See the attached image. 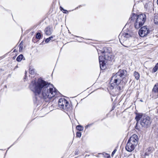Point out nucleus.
<instances>
[{
    "label": "nucleus",
    "instance_id": "1",
    "mask_svg": "<svg viewBox=\"0 0 158 158\" xmlns=\"http://www.w3.org/2000/svg\"><path fill=\"white\" fill-rule=\"evenodd\" d=\"M50 85L48 82L39 78L36 81H32L29 88L36 95H39L41 98L48 101L59 93L55 88L51 87Z\"/></svg>",
    "mask_w": 158,
    "mask_h": 158
},
{
    "label": "nucleus",
    "instance_id": "2",
    "mask_svg": "<svg viewBox=\"0 0 158 158\" xmlns=\"http://www.w3.org/2000/svg\"><path fill=\"white\" fill-rule=\"evenodd\" d=\"M127 72L125 70H119L118 72L111 77L110 81V89H113L115 87L118 86L123 79L127 76Z\"/></svg>",
    "mask_w": 158,
    "mask_h": 158
},
{
    "label": "nucleus",
    "instance_id": "3",
    "mask_svg": "<svg viewBox=\"0 0 158 158\" xmlns=\"http://www.w3.org/2000/svg\"><path fill=\"white\" fill-rule=\"evenodd\" d=\"M137 123L135 128L138 130H140V127L138 125L139 121L140 120V124L142 127L147 128L150 125L151 122L150 117L145 114H137L135 117Z\"/></svg>",
    "mask_w": 158,
    "mask_h": 158
},
{
    "label": "nucleus",
    "instance_id": "4",
    "mask_svg": "<svg viewBox=\"0 0 158 158\" xmlns=\"http://www.w3.org/2000/svg\"><path fill=\"white\" fill-rule=\"evenodd\" d=\"M146 19V16L144 14H141L136 15L132 14L129 19V21L135 20L134 26L135 28L139 29L144 24Z\"/></svg>",
    "mask_w": 158,
    "mask_h": 158
},
{
    "label": "nucleus",
    "instance_id": "5",
    "mask_svg": "<svg viewBox=\"0 0 158 158\" xmlns=\"http://www.w3.org/2000/svg\"><path fill=\"white\" fill-rule=\"evenodd\" d=\"M138 138L136 135H133L129 139L125 147L126 149L129 152H131L135 149L138 144Z\"/></svg>",
    "mask_w": 158,
    "mask_h": 158
},
{
    "label": "nucleus",
    "instance_id": "6",
    "mask_svg": "<svg viewBox=\"0 0 158 158\" xmlns=\"http://www.w3.org/2000/svg\"><path fill=\"white\" fill-rule=\"evenodd\" d=\"M132 36L130 33L121 32L119 35L118 38L121 44L124 47L128 48V46L126 45V42L128 41L127 39Z\"/></svg>",
    "mask_w": 158,
    "mask_h": 158
},
{
    "label": "nucleus",
    "instance_id": "7",
    "mask_svg": "<svg viewBox=\"0 0 158 158\" xmlns=\"http://www.w3.org/2000/svg\"><path fill=\"white\" fill-rule=\"evenodd\" d=\"M58 105L60 108L66 110H68L70 106L68 102L64 98L59 100Z\"/></svg>",
    "mask_w": 158,
    "mask_h": 158
},
{
    "label": "nucleus",
    "instance_id": "8",
    "mask_svg": "<svg viewBox=\"0 0 158 158\" xmlns=\"http://www.w3.org/2000/svg\"><path fill=\"white\" fill-rule=\"evenodd\" d=\"M150 32V31L147 28V26H144L141 27L139 32V35L141 37L146 36Z\"/></svg>",
    "mask_w": 158,
    "mask_h": 158
},
{
    "label": "nucleus",
    "instance_id": "9",
    "mask_svg": "<svg viewBox=\"0 0 158 158\" xmlns=\"http://www.w3.org/2000/svg\"><path fill=\"white\" fill-rule=\"evenodd\" d=\"M102 55V56H99V60L100 68L101 69L104 70L105 69L106 67L104 62V60H105L104 56H103V55Z\"/></svg>",
    "mask_w": 158,
    "mask_h": 158
},
{
    "label": "nucleus",
    "instance_id": "10",
    "mask_svg": "<svg viewBox=\"0 0 158 158\" xmlns=\"http://www.w3.org/2000/svg\"><path fill=\"white\" fill-rule=\"evenodd\" d=\"M102 55H103L104 56V59L105 60H110L111 59V54L110 53L102 51Z\"/></svg>",
    "mask_w": 158,
    "mask_h": 158
},
{
    "label": "nucleus",
    "instance_id": "11",
    "mask_svg": "<svg viewBox=\"0 0 158 158\" xmlns=\"http://www.w3.org/2000/svg\"><path fill=\"white\" fill-rule=\"evenodd\" d=\"M44 31L46 35H50L52 34V28L48 27L45 28Z\"/></svg>",
    "mask_w": 158,
    "mask_h": 158
},
{
    "label": "nucleus",
    "instance_id": "12",
    "mask_svg": "<svg viewBox=\"0 0 158 158\" xmlns=\"http://www.w3.org/2000/svg\"><path fill=\"white\" fill-rule=\"evenodd\" d=\"M152 91L153 92L157 93V95L155 97V98H156L158 97V83H156L155 84L152 89Z\"/></svg>",
    "mask_w": 158,
    "mask_h": 158
},
{
    "label": "nucleus",
    "instance_id": "13",
    "mask_svg": "<svg viewBox=\"0 0 158 158\" xmlns=\"http://www.w3.org/2000/svg\"><path fill=\"white\" fill-rule=\"evenodd\" d=\"M134 75L136 80H138L139 79L140 75L139 73L138 72L135 71L134 73Z\"/></svg>",
    "mask_w": 158,
    "mask_h": 158
},
{
    "label": "nucleus",
    "instance_id": "14",
    "mask_svg": "<svg viewBox=\"0 0 158 158\" xmlns=\"http://www.w3.org/2000/svg\"><path fill=\"white\" fill-rule=\"evenodd\" d=\"M23 56L22 54H20L19 55L16 59V60L18 62L21 61L23 58Z\"/></svg>",
    "mask_w": 158,
    "mask_h": 158
},
{
    "label": "nucleus",
    "instance_id": "15",
    "mask_svg": "<svg viewBox=\"0 0 158 158\" xmlns=\"http://www.w3.org/2000/svg\"><path fill=\"white\" fill-rule=\"evenodd\" d=\"M158 69V63L155 65L152 69V73H154L156 72Z\"/></svg>",
    "mask_w": 158,
    "mask_h": 158
},
{
    "label": "nucleus",
    "instance_id": "16",
    "mask_svg": "<svg viewBox=\"0 0 158 158\" xmlns=\"http://www.w3.org/2000/svg\"><path fill=\"white\" fill-rule=\"evenodd\" d=\"M54 37V36H52L46 39L45 40V42L46 43H48L50 40H52L53 38Z\"/></svg>",
    "mask_w": 158,
    "mask_h": 158
},
{
    "label": "nucleus",
    "instance_id": "17",
    "mask_svg": "<svg viewBox=\"0 0 158 158\" xmlns=\"http://www.w3.org/2000/svg\"><path fill=\"white\" fill-rule=\"evenodd\" d=\"M35 69L32 68H30L29 73L31 74V75L34 74L35 73Z\"/></svg>",
    "mask_w": 158,
    "mask_h": 158
},
{
    "label": "nucleus",
    "instance_id": "18",
    "mask_svg": "<svg viewBox=\"0 0 158 158\" xmlns=\"http://www.w3.org/2000/svg\"><path fill=\"white\" fill-rule=\"evenodd\" d=\"M76 129L80 131H82L83 130V127L81 125H78L76 127Z\"/></svg>",
    "mask_w": 158,
    "mask_h": 158
},
{
    "label": "nucleus",
    "instance_id": "19",
    "mask_svg": "<svg viewBox=\"0 0 158 158\" xmlns=\"http://www.w3.org/2000/svg\"><path fill=\"white\" fill-rule=\"evenodd\" d=\"M154 21L156 24H158V15H156L154 17Z\"/></svg>",
    "mask_w": 158,
    "mask_h": 158
},
{
    "label": "nucleus",
    "instance_id": "20",
    "mask_svg": "<svg viewBox=\"0 0 158 158\" xmlns=\"http://www.w3.org/2000/svg\"><path fill=\"white\" fill-rule=\"evenodd\" d=\"M23 41H21L20 44H19V51H21L23 48Z\"/></svg>",
    "mask_w": 158,
    "mask_h": 158
},
{
    "label": "nucleus",
    "instance_id": "21",
    "mask_svg": "<svg viewBox=\"0 0 158 158\" xmlns=\"http://www.w3.org/2000/svg\"><path fill=\"white\" fill-rule=\"evenodd\" d=\"M41 35L40 33H37L36 35V38L37 39H40L41 38Z\"/></svg>",
    "mask_w": 158,
    "mask_h": 158
},
{
    "label": "nucleus",
    "instance_id": "22",
    "mask_svg": "<svg viewBox=\"0 0 158 158\" xmlns=\"http://www.w3.org/2000/svg\"><path fill=\"white\" fill-rule=\"evenodd\" d=\"M60 10L61 11H62L63 12L65 13H68V11L67 10H64L63 8L60 6Z\"/></svg>",
    "mask_w": 158,
    "mask_h": 158
},
{
    "label": "nucleus",
    "instance_id": "23",
    "mask_svg": "<svg viewBox=\"0 0 158 158\" xmlns=\"http://www.w3.org/2000/svg\"><path fill=\"white\" fill-rule=\"evenodd\" d=\"M81 133L80 132H77L76 133L77 137H80L81 136Z\"/></svg>",
    "mask_w": 158,
    "mask_h": 158
},
{
    "label": "nucleus",
    "instance_id": "24",
    "mask_svg": "<svg viewBox=\"0 0 158 158\" xmlns=\"http://www.w3.org/2000/svg\"><path fill=\"white\" fill-rule=\"evenodd\" d=\"M93 124V123L92 124H88V125H87V126H86L85 127V128H87L88 127H90Z\"/></svg>",
    "mask_w": 158,
    "mask_h": 158
},
{
    "label": "nucleus",
    "instance_id": "25",
    "mask_svg": "<svg viewBox=\"0 0 158 158\" xmlns=\"http://www.w3.org/2000/svg\"><path fill=\"white\" fill-rule=\"evenodd\" d=\"M116 149H115L114 150V151L112 153L111 155L112 156H113V155H114V154L115 153V152H116Z\"/></svg>",
    "mask_w": 158,
    "mask_h": 158
},
{
    "label": "nucleus",
    "instance_id": "26",
    "mask_svg": "<svg viewBox=\"0 0 158 158\" xmlns=\"http://www.w3.org/2000/svg\"><path fill=\"white\" fill-rule=\"evenodd\" d=\"M78 154V151H76L75 152V155H77Z\"/></svg>",
    "mask_w": 158,
    "mask_h": 158
},
{
    "label": "nucleus",
    "instance_id": "27",
    "mask_svg": "<svg viewBox=\"0 0 158 158\" xmlns=\"http://www.w3.org/2000/svg\"><path fill=\"white\" fill-rule=\"evenodd\" d=\"M148 155H149V153H147V152H146V153H145L144 154L145 156H148Z\"/></svg>",
    "mask_w": 158,
    "mask_h": 158
},
{
    "label": "nucleus",
    "instance_id": "28",
    "mask_svg": "<svg viewBox=\"0 0 158 158\" xmlns=\"http://www.w3.org/2000/svg\"><path fill=\"white\" fill-rule=\"evenodd\" d=\"M151 150V148H149L148 149V151H149Z\"/></svg>",
    "mask_w": 158,
    "mask_h": 158
},
{
    "label": "nucleus",
    "instance_id": "29",
    "mask_svg": "<svg viewBox=\"0 0 158 158\" xmlns=\"http://www.w3.org/2000/svg\"><path fill=\"white\" fill-rule=\"evenodd\" d=\"M119 89H118L119 90H120L121 89V87H119L118 88Z\"/></svg>",
    "mask_w": 158,
    "mask_h": 158
},
{
    "label": "nucleus",
    "instance_id": "30",
    "mask_svg": "<svg viewBox=\"0 0 158 158\" xmlns=\"http://www.w3.org/2000/svg\"><path fill=\"white\" fill-rule=\"evenodd\" d=\"M157 4L158 5V0H157Z\"/></svg>",
    "mask_w": 158,
    "mask_h": 158
},
{
    "label": "nucleus",
    "instance_id": "31",
    "mask_svg": "<svg viewBox=\"0 0 158 158\" xmlns=\"http://www.w3.org/2000/svg\"><path fill=\"white\" fill-rule=\"evenodd\" d=\"M108 158H110V156H109L108 157Z\"/></svg>",
    "mask_w": 158,
    "mask_h": 158
},
{
    "label": "nucleus",
    "instance_id": "32",
    "mask_svg": "<svg viewBox=\"0 0 158 158\" xmlns=\"http://www.w3.org/2000/svg\"><path fill=\"white\" fill-rule=\"evenodd\" d=\"M15 51V50H14V51H13V52H14Z\"/></svg>",
    "mask_w": 158,
    "mask_h": 158
},
{
    "label": "nucleus",
    "instance_id": "33",
    "mask_svg": "<svg viewBox=\"0 0 158 158\" xmlns=\"http://www.w3.org/2000/svg\"><path fill=\"white\" fill-rule=\"evenodd\" d=\"M15 51V50H14V51H13V52H14Z\"/></svg>",
    "mask_w": 158,
    "mask_h": 158
}]
</instances>
